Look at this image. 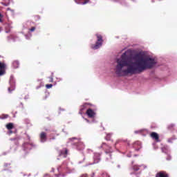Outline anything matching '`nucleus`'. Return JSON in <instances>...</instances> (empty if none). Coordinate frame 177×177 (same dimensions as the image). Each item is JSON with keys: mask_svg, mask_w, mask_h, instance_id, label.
<instances>
[{"mask_svg": "<svg viewBox=\"0 0 177 177\" xmlns=\"http://www.w3.org/2000/svg\"><path fill=\"white\" fill-rule=\"evenodd\" d=\"M116 63L115 74L118 77L140 74L145 70H151L157 64L156 59L149 57H141L138 61L133 62L132 57L127 55V52L122 54L120 58L116 60Z\"/></svg>", "mask_w": 177, "mask_h": 177, "instance_id": "obj_1", "label": "nucleus"}, {"mask_svg": "<svg viewBox=\"0 0 177 177\" xmlns=\"http://www.w3.org/2000/svg\"><path fill=\"white\" fill-rule=\"evenodd\" d=\"M95 36L97 37V41L95 44L91 46L92 49H99L103 44V37L102 35L96 34Z\"/></svg>", "mask_w": 177, "mask_h": 177, "instance_id": "obj_2", "label": "nucleus"}, {"mask_svg": "<svg viewBox=\"0 0 177 177\" xmlns=\"http://www.w3.org/2000/svg\"><path fill=\"white\" fill-rule=\"evenodd\" d=\"M6 74V64L0 62V77Z\"/></svg>", "mask_w": 177, "mask_h": 177, "instance_id": "obj_3", "label": "nucleus"}, {"mask_svg": "<svg viewBox=\"0 0 177 177\" xmlns=\"http://www.w3.org/2000/svg\"><path fill=\"white\" fill-rule=\"evenodd\" d=\"M70 140H77L76 143H75V146H77L79 150H82L84 149V143L80 141V140L77 139V138H70Z\"/></svg>", "mask_w": 177, "mask_h": 177, "instance_id": "obj_4", "label": "nucleus"}, {"mask_svg": "<svg viewBox=\"0 0 177 177\" xmlns=\"http://www.w3.org/2000/svg\"><path fill=\"white\" fill-rule=\"evenodd\" d=\"M86 114L88 115V118H95V117H96V112L92 109H87Z\"/></svg>", "mask_w": 177, "mask_h": 177, "instance_id": "obj_5", "label": "nucleus"}, {"mask_svg": "<svg viewBox=\"0 0 177 177\" xmlns=\"http://www.w3.org/2000/svg\"><path fill=\"white\" fill-rule=\"evenodd\" d=\"M39 138H40V142H41V143H45V142H46V140L48 139L46 133H45L44 131L40 133Z\"/></svg>", "mask_w": 177, "mask_h": 177, "instance_id": "obj_6", "label": "nucleus"}, {"mask_svg": "<svg viewBox=\"0 0 177 177\" xmlns=\"http://www.w3.org/2000/svg\"><path fill=\"white\" fill-rule=\"evenodd\" d=\"M150 136L152 139H154L156 142H160V136H158V133L152 132L151 133Z\"/></svg>", "mask_w": 177, "mask_h": 177, "instance_id": "obj_7", "label": "nucleus"}, {"mask_svg": "<svg viewBox=\"0 0 177 177\" xmlns=\"http://www.w3.org/2000/svg\"><path fill=\"white\" fill-rule=\"evenodd\" d=\"M102 149H105L106 154H110L111 153V147H109L106 143H102Z\"/></svg>", "mask_w": 177, "mask_h": 177, "instance_id": "obj_8", "label": "nucleus"}, {"mask_svg": "<svg viewBox=\"0 0 177 177\" xmlns=\"http://www.w3.org/2000/svg\"><path fill=\"white\" fill-rule=\"evenodd\" d=\"M156 177H169V175L167 174V171H161L156 174Z\"/></svg>", "mask_w": 177, "mask_h": 177, "instance_id": "obj_9", "label": "nucleus"}, {"mask_svg": "<svg viewBox=\"0 0 177 177\" xmlns=\"http://www.w3.org/2000/svg\"><path fill=\"white\" fill-rule=\"evenodd\" d=\"M75 1L80 5H86L89 2V0H80L78 2H77V0H75Z\"/></svg>", "mask_w": 177, "mask_h": 177, "instance_id": "obj_10", "label": "nucleus"}, {"mask_svg": "<svg viewBox=\"0 0 177 177\" xmlns=\"http://www.w3.org/2000/svg\"><path fill=\"white\" fill-rule=\"evenodd\" d=\"M19 66H20L19 61L15 60L12 62V67H14V68H19Z\"/></svg>", "mask_w": 177, "mask_h": 177, "instance_id": "obj_11", "label": "nucleus"}, {"mask_svg": "<svg viewBox=\"0 0 177 177\" xmlns=\"http://www.w3.org/2000/svg\"><path fill=\"white\" fill-rule=\"evenodd\" d=\"M67 154H68V149L66 148H64L61 151V156H67Z\"/></svg>", "mask_w": 177, "mask_h": 177, "instance_id": "obj_12", "label": "nucleus"}, {"mask_svg": "<svg viewBox=\"0 0 177 177\" xmlns=\"http://www.w3.org/2000/svg\"><path fill=\"white\" fill-rule=\"evenodd\" d=\"M6 128L7 129H8V131H10V129H13L14 126H13V123H8L6 124Z\"/></svg>", "mask_w": 177, "mask_h": 177, "instance_id": "obj_13", "label": "nucleus"}, {"mask_svg": "<svg viewBox=\"0 0 177 177\" xmlns=\"http://www.w3.org/2000/svg\"><path fill=\"white\" fill-rule=\"evenodd\" d=\"M93 159H94V164H97V162L100 161V158L97 156H94Z\"/></svg>", "mask_w": 177, "mask_h": 177, "instance_id": "obj_14", "label": "nucleus"}, {"mask_svg": "<svg viewBox=\"0 0 177 177\" xmlns=\"http://www.w3.org/2000/svg\"><path fill=\"white\" fill-rule=\"evenodd\" d=\"M105 140H111V133L106 134Z\"/></svg>", "mask_w": 177, "mask_h": 177, "instance_id": "obj_15", "label": "nucleus"}, {"mask_svg": "<svg viewBox=\"0 0 177 177\" xmlns=\"http://www.w3.org/2000/svg\"><path fill=\"white\" fill-rule=\"evenodd\" d=\"M122 142H126L125 140L123 139H118L115 144V146H117V145H118V143H122Z\"/></svg>", "mask_w": 177, "mask_h": 177, "instance_id": "obj_16", "label": "nucleus"}, {"mask_svg": "<svg viewBox=\"0 0 177 177\" xmlns=\"http://www.w3.org/2000/svg\"><path fill=\"white\" fill-rule=\"evenodd\" d=\"M88 105V106H92V104H91L90 103H84V105L82 106V108L81 109V110H84V109L85 108V106Z\"/></svg>", "mask_w": 177, "mask_h": 177, "instance_id": "obj_17", "label": "nucleus"}, {"mask_svg": "<svg viewBox=\"0 0 177 177\" xmlns=\"http://www.w3.org/2000/svg\"><path fill=\"white\" fill-rule=\"evenodd\" d=\"M174 127H175L174 124H169L168 127H167V129H169V130L173 129Z\"/></svg>", "mask_w": 177, "mask_h": 177, "instance_id": "obj_18", "label": "nucleus"}, {"mask_svg": "<svg viewBox=\"0 0 177 177\" xmlns=\"http://www.w3.org/2000/svg\"><path fill=\"white\" fill-rule=\"evenodd\" d=\"M52 86H53V84H46V88H47V89H50V88H52Z\"/></svg>", "mask_w": 177, "mask_h": 177, "instance_id": "obj_19", "label": "nucleus"}, {"mask_svg": "<svg viewBox=\"0 0 177 177\" xmlns=\"http://www.w3.org/2000/svg\"><path fill=\"white\" fill-rule=\"evenodd\" d=\"M133 169L134 171H139V169H140L139 166H134Z\"/></svg>", "mask_w": 177, "mask_h": 177, "instance_id": "obj_20", "label": "nucleus"}, {"mask_svg": "<svg viewBox=\"0 0 177 177\" xmlns=\"http://www.w3.org/2000/svg\"><path fill=\"white\" fill-rule=\"evenodd\" d=\"M2 19H3V15H2V14H1V12H0V23H2L3 21V20H2Z\"/></svg>", "mask_w": 177, "mask_h": 177, "instance_id": "obj_21", "label": "nucleus"}, {"mask_svg": "<svg viewBox=\"0 0 177 177\" xmlns=\"http://www.w3.org/2000/svg\"><path fill=\"white\" fill-rule=\"evenodd\" d=\"M30 31L31 32L35 31V27H32V28L30 29Z\"/></svg>", "mask_w": 177, "mask_h": 177, "instance_id": "obj_22", "label": "nucleus"}, {"mask_svg": "<svg viewBox=\"0 0 177 177\" xmlns=\"http://www.w3.org/2000/svg\"><path fill=\"white\" fill-rule=\"evenodd\" d=\"M50 82H53V77H50Z\"/></svg>", "mask_w": 177, "mask_h": 177, "instance_id": "obj_23", "label": "nucleus"}, {"mask_svg": "<svg viewBox=\"0 0 177 177\" xmlns=\"http://www.w3.org/2000/svg\"><path fill=\"white\" fill-rule=\"evenodd\" d=\"M113 2H119L118 0H112Z\"/></svg>", "mask_w": 177, "mask_h": 177, "instance_id": "obj_24", "label": "nucleus"}, {"mask_svg": "<svg viewBox=\"0 0 177 177\" xmlns=\"http://www.w3.org/2000/svg\"><path fill=\"white\" fill-rule=\"evenodd\" d=\"M10 133H13V131L10 130Z\"/></svg>", "mask_w": 177, "mask_h": 177, "instance_id": "obj_25", "label": "nucleus"}, {"mask_svg": "<svg viewBox=\"0 0 177 177\" xmlns=\"http://www.w3.org/2000/svg\"><path fill=\"white\" fill-rule=\"evenodd\" d=\"M37 19H39V16L37 15L36 16Z\"/></svg>", "mask_w": 177, "mask_h": 177, "instance_id": "obj_26", "label": "nucleus"}, {"mask_svg": "<svg viewBox=\"0 0 177 177\" xmlns=\"http://www.w3.org/2000/svg\"><path fill=\"white\" fill-rule=\"evenodd\" d=\"M2 31V27H0V32Z\"/></svg>", "mask_w": 177, "mask_h": 177, "instance_id": "obj_27", "label": "nucleus"}, {"mask_svg": "<svg viewBox=\"0 0 177 177\" xmlns=\"http://www.w3.org/2000/svg\"><path fill=\"white\" fill-rule=\"evenodd\" d=\"M4 118H8V115L4 117Z\"/></svg>", "mask_w": 177, "mask_h": 177, "instance_id": "obj_28", "label": "nucleus"}]
</instances>
